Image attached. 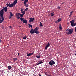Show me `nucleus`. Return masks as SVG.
<instances>
[{
  "label": "nucleus",
  "instance_id": "f257e3e1",
  "mask_svg": "<svg viewBox=\"0 0 76 76\" xmlns=\"http://www.w3.org/2000/svg\"><path fill=\"white\" fill-rule=\"evenodd\" d=\"M38 29L39 27L38 26V27H36L34 29H34H31L30 30V33L31 34H33L35 33L36 34H38L39 33V32L38 31Z\"/></svg>",
  "mask_w": 76,
  "mask_h": 76
},
{
  "label": "nucleus",
  "instance_id": "f03ea898",
  "mask_svg": "<svg viewBox=\"0 0 76 76\" xmlns=\"http://www.w3.org/2000/svg\"><path fill=\"white\" fill-rule=\"evenodd\" d=\"M74 32V29L72 28L68 29H66V34L68 35H70Z\"/></svg>",
  "mask_w": 76,
  "mask_h": 76
},
{
  "label": "nucleus",
  "instance_id": "7ed1b4c3",
  "mask_svg": "<svg viewBox=\"0 0 76 76\" xmlns=\"http://www.w3.org/2000/svg\"><path fill=\"white\" fill-rule=\"evenodd\" d=\"M4 20V18L3 17V15H1L0 14V23H1Z\"/></svg>",
  "mask_w": 76,
  "mask_h": 76
},
{
  "label": "nucleus",
  "instance_id": "20e7f679",
  "mask_svg": "<svg viewBox=\"0 0 76 76\" xmlns=\"http://www.w3.org/2000/svg\"><path fill=\"white\" fill-rule=\"evenodd\" d=\"M71 25L72 26H75L76 25V23H74V20H72V21H70Z\"/></svg>",
  "mask_w": 76,
  "mask_h": 76
},
{
  "label": "nucleus",
  "instance_id": "39448f33",
  "mask_svg": "<svg viewBox=\"0 0 76 76\" xmlns=\"http://www.w3.org/2000/svg\"><path fill=\"white\" fill-rule=\"evenodd\" d=\"M55 62L53 60H51L49 62V64L51 66H53V64H55Z\"/></svg>",
  "mask_w": 76,
  "mask_h": 76
},
{
  "label": "nucleus",
  "instance_id": "423d86ee",
  "mask_svg": "<svg viewBox=\"0 0 76 76\" xmlns=\"http://www.w3.org/2000/svg\"><path fill=\"white\" fill-rule=\"evenodd\" d=\"M29 19H30V20H29L30 22H33V21H34V20H35V18H30Z\"/></svg>",
  "mask_w": 76,
  "mask_h": 76
},
{
  "label": "nucleus",
  "instance_id": "0eeeda50",
  "mask_svg": "<svg viewBox=\"0 0 76 76\" xmlns=\"http://www.w3.org/2000/svg\"><path fill=\"white\" fill-rule=\"evenodd\" d=\"M4 10V8H3L2 10H1L0 11V14H1V15H4V11L3 10Z\"/></svg>",
  "mask_w": 76,
  "mask_h": 76
},
{
  "label": "nucleus",
  "instance_id": "6e6552de",
  "mask_svg": "<svg viewBox=\"0 0 76 76\" xmlns=\"http://www.w3.org/2000/svg\"><path fill=\"white\" fill-rule=\"evenodd\" d=\"M50 46V43L48 42V44L46 46V47H45V50H46L47 49V48L48 47H49Z\"/></svg>",
  "mask_w": 76,
  "mask_h": 76
},
{
  "label": "nucleus",
  "instance_id": "1a4fd4ad",
  "mask_svg": "<svg viewBox=\"0 0 76 76\" xmlns=\"http://www.w3.org/2000/svg\"><path fill=\"white\" fill-rule=\"evenodd\" d=\"M18 14L21 17H23L24 16V14H21L20 13H18Z\"/></svg>",
  "mask_w": 76,
  "mask_h": 76
},
{
  "label": "nucleus",
  "instance_id": "9d476101",
  "mask_svg": "<svg viewBox=\"0 0 76 76\" xmlns=\"http://www.w3.org/2000/svg\"><path fill=\"white\" fill-rule=\"evenodd\" d=\"M23 23L25 24H27V21L26 20H24L23 21Z\"/></svg>",
  "mask_w": 76,
  "mask_h": 76
},
{
  "label": "nucleus",
  "instance_id": "9b49d317",
  "mask_svg": "<svg viewBox=\"0 0 76 76\" xmlns=\"http://www.w3.org/2000/svg\"><path fill=\"white\" fill-rule=\"evenodd\" d=\"M14 5V3L13 4L11 3V4H10V7L11 8H12Z\"/></svg>",
  "mask_w": 76,
  "mask_h": 76
},
{
  "label": "nucleus",
  "instance_id": "f8f14e48",
  "mask_svg": "<svg viewBox=\"0 0 76 76\" xmlns=\"http://www.w3.org/2000/svg\"><path fill=\"white\" fill-rule=\"evenodd\" d=\"M17 0H15L13 3L14 4V5L16 4L17 2Z\"/></svg>",
  "mask_w": 76,
  "mask_h": 76
},
{
  "label": "nucleus",
  "instance_id": "ddd939ff",
  "mask_svg": "<svg viewBox=\"0 0 76 76\" xmlns=\"http://www.w3.org/2000/svg\"><path fill=\"white\" fill-rule=\"evenodd\" d=\"M3 8H4V11L5 12H7V9H8L7 8V7H3Z\"/></svg>",
  "mask_w": 76,
  "mask_h": 76
},
{
  "label": "nucleus",
  "instance_id": "4468645a",
  "mask_svg": "<svg viewBox=\"0 0 76 76\" xmlns=\"http://www.w3.org/2000/svg\"><path fill=\"white\" fill-rule=\"evenodd\" d=\"M33 53H30L29 54H27V56L28 57H29L30 56H31V55H33Z\"/></svg>",
  "mask_w": 76,
  "mask_h": 76
},
{
  "label": "nucleus",
  "instance_id": "2eb2a0df",
  "mask_svg": "<svg viewBox=\"0 0 76 76\" xmlns=\"http://www.w3.org/2000/svg\"><path fill=\"white\" fill-rule=\"evenodd\" d=\"M7 5V7H10V3H9V4L8 3V2H7V3L6 4Z\"/></svg>",
  "mask_w": 76,
  "mask_h": 76
},
{
  "label": "nucleus",
  "instance_id": "dca6fc26",
  "mask_svg": "<svg viewBox=\"0 0 76 76\" xmlns=\"http://www.w3.org/2000/svg\"><path fill=\"white\" fill-rule=\"evenodd\" d=\"M24 18H23L21 17V18H20V20H21V21L22 22H23V20H24Z\"/></svg>",
  "mask_w": 76,
  "mask_h": 76
},
{
  "label": "nucleus",
  "instance_id": "f3484780",
  "mask_svg": "<svg viewBox=\"0 0 76 76\" xmlns=\"http://www.w3.org/2000/svg\"><path fill=\"white\" fill-rule=\"evenodd\" d=\"M36 57L37 58H39L41 57V55H40L39 54V55H36Z\"/></svg>",
  "mask_w": 76,
  "mask_h": 76
},
{
  "label": "nucleus",
  "instance_id": "a211bd4d",
  "mask_svg": "<svg viewBox=\"0 0 76 76\" xmlns=\"http://www.w3.org/2000/svg\"><path fill=\"white\" fill-rule=\"evenodd\" d=\"M59 28L60 30H62V26H61V24L59 25Z\"/></svg>",
  "mask_w": 76,
  "mask_h": 76
},
{
  "label": "nucleus",
  "instance_id": "6ab92c4d",
  "mask_svg": "<svg viewBox=\"0 0 76 76\" xmlns=\"http://www.w3.org/2000/svg\"><path fill=\"white\" fill-rule=\"evenodd\" d=\"M28 25H29V28H32V26L31 24L30 25V24L29 23L28 24Z\"/></svg>",
  "mask_w": 76,
  "mask_h": 76
},
{
  "label": "nucleus",
  "instance_id": "aec40b11",
  "mask_svg": "<svg viewBox=\"0 0 76 76\" xmlns=\"http://www.w3.org/2000/svg\"><path fill=\"white\" fill-rule=\"evenodd\" d=\"M27 38V36H24L23 37V39H26Z\"/></svg>",
  "mask_w": 76,
  "mask_h": 76
},
{
  "label": "nucleus",
  "instance_id": "412c9836",
  "mask_svg": "<svg viewBox=\"0 0 76 76\" xmlns=\"http://www.w3.org/2000/svg\"><path fill=\"white\" fill-rule=\"evenodd\" d=\"M7 68H8L9 70H10L11 69H12V67L11 66H8Z\"/></svg>",
  "mask_w": 76,
  "mask_h": 76
},
{
  "label": "nucleus",
  "instance_id": "4be33fe9",
  "mask_svg": "<svg viewBox=\"0 0 76 76\" xmlns=\"http://www.w3.org/2000/svg\"><path fill=\"white\" fill-rule=\"evenodd\" d=\"M10 16H12V17L14 16L13 14H12V12H10Z\"/></svg>",
  "mask_w": 76,
  "mask_h": 76
},
{
  "label": "nucleus",
  "instance_id": "5701e85b",
  "mask_svg": "<svg viewBox=\"0 0 76 76\" xmlns=\"http://www.w3.org/2000/svg\"><path fill=\"white\" fill-rule=\"evenodd\" d=\"M73 12V11H72L71 12H70V14L69 16V17H71L72 15V13Z\"/></svg>",
  "mask_w": 76,
  "mask_h": 76
},
{
  "label": "nucleus",
  "instance_id": "b1692460",
  "mask_svg": "<svg viewBox=\"0 0 76 76\" xmlns=\"http://www.w3.org/2000/svg\"><path fill=\"white\" fill-rule=\"evenodd\" d=\"M19 15V13L18 14L17 13L16 14V17L20 16Z\"/></svg>",
  "mask_w": 76,
  "mask_h": 76
},
{
  "label": "nucleus",
  "instance_id": "393cba45",
  "mask_svg": "<svg viewBox=\"0 0 76 76\" xmlns=\"http://www.w3.org/2000/svg\"><path fill=\"white\" fill-rule=\"evenodd\" d=\"M40 26L42 27L43 26V25L41 22H40Z\"/></svg>",
  "mask_w": 76,
  "mask_h": 76
},
{
  "label": "nucleus",
  "instance_id": "a878e982",
  "mask_svg": "<svg viewBox=\"0 0 76 76\" xmlns=\"http://www.w3.org/2000/svg\"><path fill=\"white\" fill-rule=\"evenodd\" d=\"M21 12V13H22V14H23L24 15L25 14V10H24L23 11H22Z\"/></svg>",
  "mask_w": 76,
  "mask_h": 76
},
{
  "label": "nucleus",
  "instance_id": "bb28decb",
  "mask_svg": "<svg viewBox=\"0 0 76 76\" xmlns=\"http://www.w3.org/2000/svg\"><path fill=\"white\" fill-rule=\"evenodd\" d=\"M53 13H54V12H53L51 13V15L52 17L54 15V14Z\"/></svg>",
  "mask_w": 76,
  "mask_h": 76
},
{
  "label": "nucleus",
  "instance_id": "cd10ccee",
  "mask_svg": "<svg viewBox=\"0 0 76 76\" xmlns=\"http://www.w3.org/2000/svg\"><path fill=\"white\" fill-rule=\"evenodd\" d=\"M43 63V62H42L41 61V62H39L38 63V64H39V65L40 64H42Z\"/></svg>",
  "mask_w": 76,
  "mask_h": 76
},
{
  "label": "nucleus",
  "instance_id": "c85d7f7f",
  "mask_svg": "<svg viewBox=\"0 0 76 76\" xmlns=\"http://www.w3.org/2000/svg\"><path fill=\"white\" fill-rule=\"evenodd\" d=\"M28 0H25L24 2V3H27L28 2Z\"/></svg>",
  "mask_w": 76,
  "mask_h": 76
},
{
  "label": "nucleus",
  "instance_id": "c756f323",
  "mask_svg": "<svg viewBox=\"0 0 76 76\" xmlns=\"http://www.w3.org/2000/svg\"><path fill=\"white\" fill-rule=\"evenodd\" d=\"M16 18L18 20L20 19V16L16 17Z\"/></svg>",
  "mask_w": 76,
  "mask_h": 76
},
{
  "label": "nucleus",
  "instance_id": "7c9ffc66",
  "mask_svg": "<svg viewBox=\"0 0 76 76\" xmlns=\"http://www.w3.org/2000/svg\"><path fill=\"white\" fill-rule=\"evenodd\" d=\"M14 61H16L18 59L17 58H15L14 59Z\"/></svg>",
  "mask_w": 76,
  "mask_h": 76
},
{
  "label": "nucleus",
  "instance_id": "2f4dec72",
  "mask_svg": "<svg viewBox=\"0 0 76 76\" xmlns=\"http://www.w3.org/2000/svg\"><path fill=\"white\" fill-rule=\"evenodd\" d=\"M28 8H26V9H25V11H27L28 10Z\"/></svg>",
  "mask_w": 76,
  "mask_h": 76
},
{
  "label": "nucleus",
  "instance_id": "473e14b6",
  "mask_svg": "<svg viewBox=\"0 0 76 76\" xmlns=\"http://www.w3.org/2000/svg\"><path fill=\"white\" fill-rule=\"evenodd\" d=\"M25 6H26V8L28 7V4H26V5Z\"/></svg>",
  "mask_w": 76,
  "mask_h": 76
},
{
  "label": "nucleus",
  "instance_id": "72a5a7b5",
  "mask_svg": "<svg viewBox=\"0 0 76 76\" xmlns=\"http://www.w3.org/2000/svg\"><path fill=\"white\" fill-rule=\"evenodd\" d=\"M58 8L59 9H60L61 8V7L60 6H58Z\"/></svg>",
  "mask_w": 76,
  "mask_h": 76
},
{
  "label": "nucleus",
  "instance_id": "f704fd0d",
  "mask_svg": "<svg viewBox=\"0 0 76 76\" xmlns=\"http://www.w3.org/2000/svg\"><path fill=\"white\" fill-rule=\"evenodd\" d=\"M61 19H58V22H60L61 21Z\"/></svg>",
  "mask_w": 76,
  "mask_h": 76
},
{
  "label": "nucleus",
  "instance_id": "c9c22d12",
  "mask_svg": "<svg viewBox=\"0 0 76 76\" xmlns=\"http://www.w3.org/2000/svg\"><path fill=\"white\" fill-rule=\"evenodd\" d=\"M26 3H25L24 2V4H25L24 6H26Z\"/></svg>",
  "mask_w": 76,
  "mask_h": 76
},
{
  "label": "nucleus",
  "instance_id": "e433bc0d",
  "mask_svg": "<svg viewBox=\"0 0 76 76\" xmlns=\"http://www.w3.org/2000/svg\"><path fill=\"white\" fill-rule=\"evenodd\" d=\"M44 73L45 74V75H47H47H48L47 74V72H44Z\"/></svg>",
  "mask_w": 76,
  "mask_h": 76
},
{
  "label": "nucleus",
  "instance_id": "4c0bfd02",
  "mask_svg": "<svg viewBox=\"0 0 76 76\" xmlns=\"http://www.w3.org/2000/svg\"><path fill=\"white\" fill-rule=\"evenodd\" d=\"M12 16H9V18H10V19H11V18H12Z\"/></svg>",
  "mask_w": 76,
  "mask_h": 76
},
{
  "label": "nucleus",
  "instance_id": "58836bf2",
  "mask_svg": "<svg viewBox=\"0 0 76 76\" xmlns=\"http://www.w3.org/2000/svg\"><path fill=\"white\" fill-rule=\"evenodd\" d=\"M35 65L36 66V65H39V64H38V63H36V64H35Z\"/></svg>",
  "mask_w": 76,
  "mask_h": 76
},
{
  "label": "nucleus",
  "instance_id": "ea45409f",
  "mask_svg": "<svg viewBox=\"0 0 76 76\" xmlns=\"http://www.w3.org/2000/svg\"><path fill=\"white\" fill-rule=\"evenodd\" d=\"M1 28H2L3 29L4 28V27L3 26H2Z\"/></svg>",
  "mask_w": 76,
  "mask_h": 76
},
{
  "label": "nucleus",
  "instance_id": "a19ab883",
  "mask_svg": "<svg viewBox=\"0 0 76 76\" xmlns=\"http://www.w3.org/2000/svg\"><path fill=\"white\" fill-rule=\"evenodd\" d=\"M58 20H56V21H55V23H58Z\"/></svg>",
  "mask_w": 76,
  "mask_h": 76
},
{
  "label": "nucleus",
  "instance_id": "79ce46f5",
  "mask_svg": "<svg viewBox=\"0 0 76 76\" xmlns=\"http://www.w3.org/2000/svg\"><path fill=\"white\" fill-rule=\"evenodd\" d=\"M75 31L76 32V27H75Z\"/></svg>",
  "mask_w": 76,
  "mask_h": 76
},
{
  "label": "nucleus",
  "instance_id": "37998d69",
  "mask_svg": "<svg viewBox=\"0 0 76 76\" xmlns=\"http://www.w3.org/2000/svg\"><path fill=\"white\" fill-rule=\"evenodd\" d=\"M23 10L21 9V12H23Z\"/></svg>",
  "mask_w": 76,
  "mask_h": 76
},
{
  "label": "nucleus",
  "instance_id": "c03bdc74",
  "mask_svg": "<svg viewBox=\"0 0 76 76\" xmlns=\"http://www.w3.org/2000/svg\"><path fill=\"white\" fill-rule=\"evenodd\" d=\"M47 76H51L50 75H47Z\"/></svg>",
  "mask_w": 76,
  "mask_h": 76
},
{
  "label": "nucleus",
  "instance_id": "a18cd8bd",
  "mask_svg": "<svg viewBox=\"0 0 76 76\" xmlns=\"http://www.w3.org/2000/svg\"><path fill=\"white\" fill-rule=\"evenodd\" d=\"M19 55V53H18V56Z\"/></svg>",
  "mask_w": 76,
  "mask_h": 76
},
{
  "label": "nucleus",
  "instance_id": "49530a36",
  "mask_svg": "<svg viewBox=\"0 0 76 76\" xmlns=\"http://www.w3.org/2000/svg\"><path fill=\"white\" fill-rule=\"evenodd\" d=\"M10 28H12V26H10Z\"/></svg>",
  "mask_w": 76,
  "mask_h": 76
},
{
  "label": "nucleus",
  "instance_id": "de8ad7c7",
  "mask_svg": "<svg viewBox=\"0 0 76 76\" xmlns=\"http://www.w3.org/2000/svg\"><path fill=\"white\" fill-rule=\"evenodd\" d=\"M39 76H42L40 74H39Z\"/></svg>",
  "mask_w": 76,
  "mask_h": 76
},
{
  "label": "nucleus",
  "instance_id": "09e8293b",
  "mask_svg": "<svg viewBox=\"0 0 76 76\" xmlns=\"http://www.w3.org/2000/svg\"><path fill=\"white\" fill-rule=\"evenodd\" d=\"M22 0V1H24V0Z\"/></svg>",
  "mask_w": 76,
  "mask_h": 76
},
{
  "label": "nucleus",
  "instance_id": "8fccbe9b",
  "mask_svg": "<svg viewBox=\"0 0 76 76\" xmlns=\"http://www.w3.org/2000/svg\"><path fill=\"white\" fill-rule=\"evenodd\" d=\"M1 40H0V43H1Z\"/></svg>",
  "mask_w": 76,
  "mask_h": 76
},
{
  "label": "nucleus",
  "instance_id": "3c124183",
  "mask_svg": "<svg viewBox=\"0 0 76 76\" xmlns=\"http://www.w3.org/2000/svg\"><path fill=\"white\" fill-rule=\"evenodd\" d=\"M0 40H1V39H0Z\"/></svg>",
  "mask_w": 76,
  "mask_h": 76
},
{
  "label": "nucleus",
  "instance_id": "603ef678",
  "mask_svg": "<svg viewBox=\"0 0 76 76\" xmlns=\"http://www.w3.org/2000/svg\"><path fill=\"white\" fill-rule=\"evenodd\" d=\"M2 38V37H1V39Z\"/></svg>",
  "mask_w": 76,
  "mask_h": 76
},
{
  "label": "nucleus",
  "instance_id": "864d4df0",
  "mask_svg": "<svg viewBox=\"0 0 76 76\" xmlns=\"http://www.w3.org/2000/svg\"><path fill=\"white\" fill-rule=\"evenodd\" d=\"M75 55L76 56V53H75Z\"/></svg>",
  "mask_w": 76,
  "mask_h": 76
},
{
  "label": "nucleus",
  "instance_id": "5fc2aeb1",
  "mask_svg": "<svg viewBox=\"0 0 76 76\" xmlns=\"http://www.w3.org/2000/svg\"><path fill=\"white\" fill-rule=\"evenodd\" d=\"M41 61H42V60H41Z\"/></svg>",
  "mask_w": 76,
  "mask_h": 76
}]
</instances>
